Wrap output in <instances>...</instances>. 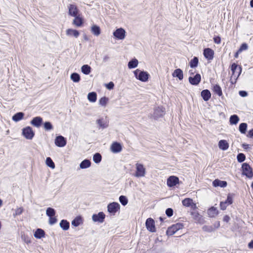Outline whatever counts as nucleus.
<instances>
[{"label":"nucleus","instance_id":"obj_1","mask_svg":"<svg viewBox=\"0 0 253 253\" xmlns=\"http://www.w3.org/2000/svg\"><path fill=\"white\" fill-rule=\"evenodd\" d=\"M134 74L137 79L143 82L147 81L149 76L147 72L140 71L139 69L134 71Z\"/></svg>","mask_w":253,"mask_h":253},{"label":"nucleus","instance_id":"obj_2","mask_svg":"<svg viewBox=\"0 0 253 253\" xmlns=\"http://www.w3.org/2000/svg\"><path fill=\"white\" fill-rule=\"evenodd\" d=\"M135 168L136 172L134 174V176L136 177L145 176L146 174V169L142 164L137 163L135 164Z\"/></svg>","mask_w":253,"mask_h":253},{"label":"nucleus","instance_id":"obj_3","mask_svg":"<svg viewBox=\"0 0 253 253\" xmlns=\"http://www.w3.org/2000/svg\"><path fill=\"white\" fill-rule=\"evenodd\" d=\"M183 225L182 223H177L169 227L167 231V234L168 236H171L175 234L179 230L182 229Z\"/></svg>","mask_w":253,"mask_h":253},{"label":"nucleus","instance_id":"obj_4","mask_svg":"<svg viewBox=\"0 0 253 253\" xmlns=\"http://www.w3.org/2000/svg\"><path fill=\"white\" fill-rule=\"evenodd\" d=\"M22 134L27 139L31 140L34 137L35 133L32 127L27 126L22 129Z\"/></svg>","mask_w":253,"mask_h":253},{"label":"nucleus","instance_id":"obj_5","mask_svg":"<svg viewBox=\"0 0 253 253\" xmlns=\"http://www.w3.org/2000/svg\"><path fill=\"white\" fill-rule=\"evenodd\" d=\"M165 114V109L163 107H157L154 109V112L152 117L155 120L163 117Z\"/></svg>","mask_w":253,"mask_h":253},{"label":"nucleus","instance_id":"obj_6","mask_svg":"<svg viewBox=\"0 0 253 253\" xmlns=\"http://www.w3.org/2000/svg\"><path fill=\"white\" fill-rule=\"evenodd\" d=\"M243 174L248 178H252L253 176V172L252 168L247 163H244L242 165Z\"/></svg>","mask_w":253,"mask_h":253},{"label":"nucleus","instance_id":"obj_7","mask_svg":"<svg viewBox=\"0 0 253 253\" xmlns=\"http://www.w3.org/2000/svg\"><path fill=\"white\" fill-rule=\"evenodd\" d=\"M231 70L232 72V77L237 79L241 73V67H238L236 63H233L231 66Z\"/></svg>","mask_w":253,"mask_h":253},{"label":"nucleus","instance_id":"obj_8","mask_svg":"<svg viewBox=\"0 0 253 253\" xmlns=\"http://www.w3.org/2000/svg\"><path fill=\"white\" fill-rule=\"evenodd\" d=\"M126 31L122 28H120L113 32V36L118 40H123L126 37Z\"/></svg>","mask_w":253,"mask_h":253},{"label":"nucleus","instance_id":"obj_9","mask_svg":"<svg viewBox=\"0 0 253 253\" xmlns=\"http://www.w3.org/2000/svg\"><path fill=\"white\" fill-rule=\"evenodd\" d=\"M120 209L119 204L116 202H113L108 204L107 210L109 212L114 215L116 212Z\"/></svg>","mask_w":253,"mask_h":253},{"label":"nucleus","instance_id":"obj_10","mask_svg":"<svg viewBox=\"0 0 253 253\" xmlns=\"http://www.w3.org/2000/svg\"><path fill=\"white\" fill-rule=\"evenodd\" d=\"M193 219L195 222L200 224H203L206 222L204 218L197 211H192L191 213Z\"/></svg>","mask_w":253,"mask_h":253},{"label":"nucleus","instance_id":"obj_11","mask_svg":"<svg viewBox=\"0 0 253 253\" xmlns=\"http://www.w3.org/2000/svg\"><path fill=\"white\" fill-rule=\"evenodd\" d=\"M105 215L103 212H99L98 214H94L92 216V219L94 222L103 223L104 221Z\"/></svg>","mask_w":253,"mask_h":253},{"label":"nucleus","instance_id":"obj_12","mask_svg":"<svg viewBox=\"0 0 253 253\" xmlns=\"http://www.w3.org/2000/svg\"><path fill=\"white\" fill-rule=\"evenodd\" d=\"M146 226L147 229L150 232H154L156 231V228L155 226L154 220L151 218H149L146 220Z\"/></svg>","mask_w":253,"mask_h":253},{"label":"nucleus","instance_id":"obj_13","mask_svg":"<svg viewBox=\"0 0 253 253\" xmlns=\"http://www.w3.org/2000/svg\"><path fill=\"white\" fill-rule=\"evenodd\" d=\"M96 124L98 125L99 128L104 129L109 126L108 121L106 118H101L97 120Z\"/></svg>","mask_w":253,"mask_h":253},{"label":"nucleus","instance_id":"obj_14","mask_svg":"<svg viewBox=\"0 0 253 253\" xmlns=\"http://www.w3.org/2000/svg\"><path fill=\"white\" fill-rule=\"evenodd\" d=\"M179 183V178L175 176H170L167 179V185L169 187L175 186Z\"/></svg>","mask_w":253,"mask_h":253},{"label":"nucleus","instance_id":"obj_15","mask_svg":"<svg viewBox=\"0 0 253 253\" xmlns=\"http://www.w3.org/2000/svg\"><path fill=\"white\" fill-rule=\"evenodd\" d=\"M55 144L58 147H64L66 144V140L63 136L61 135L58 136L55 139Z\"/></svg>","mask_w":253,"mask_h":253},{"label":"nucleus","instance_id":"obj_16","mask_svg":"<svg viewBox=\"0 0 253 253\" xmlns=\"http://www.w3.org/2000/svg\"><path fill=\"white\" fill-rule=\"evenodd\" d=\"M189 82L192 85H198L201 82V77L199 74H197L194 77H189Z\"/></svg>","mask_w":253,"mask_h":253},{"label":"nucleus","instance_id":"obj_17","mask_svg":"<svg viewBox=\"0 0 253 253\" xmlns=\"http://www.w3.org/2000/svg\"><path fill=\"white\" fill-rule=\"evenodd\" d=\"M69 14L73 17L78 15L79 10L77 7L74 4H70L68 6Z\"/></svg>","mask_w":253,"mask_h":253},{"label":"nucleus","instance_id":"obj_18","mask_svg":"<svg viewBox=\"0 0 253 253\" xmlns=\"http://www.w3.org/2000/svg\"><path fill=\"white\" fill-rule=\"evenodd\" d=\"M203 54L206 59L211 60L213 58L214 51L211 49L207 48L204 50Z\"/></svg>","mask_w":253,"mask_h":253},{"label":"nucleus","instance_id":"obj_19","mask_svg":"<svg viewBox=\"0 0 253 253\" xmlns=\"http://www.w3.org/2000/svg\"><path fill=\"white\" fill-rule=\"evenodd\" d=\"M122 150V147L120 143L115 142L112 143L111 146V150L114 153H117L121 152Z\"/></svg>","mask_w":253,"mask_h":253},{"label":"nucleus","instance_id":"obj_20","mask_svg":"<svg viewBox=\"0 0 253 253\" xmlns=\"http://www.w3.org/2000/svg\"><path fill=\"white\" fill-rule=\"evenodd\" d=\"M42 123V119L41 117H36L31 121V124L37 127L41 126Z\"/></svg>","mask_w":253,"mask_h":253},{"label":"nucleus","instance_id":"obj_21","mask_svg":"<svg viewBox=\"0 0 253 253\" xmlns=\"http://www.w3.org/2000/svg\"><path fill=\"white\" fill-rule=\"evenodd\" d=\"M232 199L230 196H227V198L225 202H221L220 204V209L222 210H225L227 206L232 203Z\"/></svg>","mask_w":253,"mask_h":253},{"label":"nucleus","instance_id":"obj_22","mask_svg":"<svg viewBox=\"0 0 253 253\" xmlns=\"http://www.w3.org/2000/svg\"><path fill=\"white\" fill-rule=\"evenodd\" d=\"M66 34L68 36L74 37L76 38H77L80 35V33L78 30L73 29H68L66 31Z\"/></svg>","mask_w":253,"mask_h":253},{"label":"nucleus","instance_id":"obj_23","mask_svg":"<svg viewBox=\"0 0 253 253\" xmlns=\"http://www.w3.org/2000/svg\"><path fill=\"white\" fill-rule=\"evenodd\" d=\"M212 184L214 187L220 186L221 187L224 188L227 186V183L225 181H221L216 179L212 182Z\"/></svg>","mask_w":253,"mask_h":253},{"label":"nucleus","instance_id":"obj_24","mask_svg":"<svg viewBox=\"0 0 253 253\" xmlns=\"http://www.w3.org/2000/svg\"><path fill=\"white\" fill-rule=\"evenodd\" d=\"M218 147L220 149L225 151L229 148V144L225 140H221L218 142Z\"/></svg>","mask_w":253,"mask_h":253},{"label":"nucleus","instance_id":"obj_25","mask_svg":"<svg viewBox=\"0 0 253 253\" xmlns=\"http://www.w3.org/2000/svg\"><path fill=\"white\" fill-rule=\"evenodd\" d=\"M182 204L183 206L188 207H191L194 208L196 207V205L193 203V200L190 198H186L182 201Z\"/></svg>","mask_w":253,"mask_h":253},{"label":"nucleus","instance_id":"obj_26","mask_svg":"<svg viewBox=\"0 0 253 253\" xmlns=\"http://www.w3.org/2000/svg\"><path fill=\"white\" fill-rule=\"evenodd\" d=\"M172 76L178 78L179 80H182L183 78V71L180 69H177L174 71Z\"/></svg>","mask_w":253,"mask_h":253},{"label":"nucleus","instance_id":"obj_27","mask_svg":"<svg viewBox=\"0 0 253 253\" xmlns=\"http://www.w3.org/2000/svg\"><path fill=\"white\" fill-rule=\"evenodd\" d=\"M218 213V211L216 208L214 207L209 209L208 211V214L210 217H214Z\"/></svg>","mask_w":253,"mask_h":253},{"label":"nucleus","instance_id":"obj_28","mask_svg":"<svg viewBox=\"0 0 253 253\" xmlns=\"http://www.w3.org/2000/svg\"><path fill=\"white\" fill-rule=\"evenodd\" d=\"M201 96L205 101H208L211 98V94L209 90L205 89L201 92Z\"/></svg>","mask_w":253,"mask_h":253},{"label":"nucleus","instance_id":"obj_29","mask_svg":"<svg viewBox=\"0 0 253 253\" xmlns=\"http://www.w3.org/2000/svg\"><path fill=\"white\" fill-rule=\"evenodd\" d=\"M74 17L75 19L73 21V24L77 27H81L83 23V19L79 15Z\"/></svg>","mask_w":253,"mask_h":253},{"label":"nucleus","instance_id":"obj_30","mask_svg":"<svg viewBox=\"0 0 253 253\" xmlns=\"http://www.w3.org/2000/svg\"><path fill=\"white\" fill-rule=\"evenodd\" d=\"M45 236V232L44 231L40 228H38L37 229V230L35 231L34 233V236L35 238L37 239H41L42 237H44Z\"/></svg>","mask_w":253,"mask_h":253},{"label":"nucleus","instance_id":"obj_31","mask_svg":"<svg viewBox=\"0 0 253 253\" xmlns=\"http://www.w3.org/2000/svg\"><path fill=\"white\" fill-rule=\"evenodd\" d=\"M91 32L95 36H98L101 33L99 27L95 25L91 27Z\"/></svg>","mask_w":253,"mask_h":253},{"label":"nucleus","instance_id":"obj_32","mask_svg":"<svg viewBox=\"0 0 253 253\" xmlns=\"http://www.w3.org/2000/svg\"><path fill=\"white\" fill-rule=\"evenodd\" d=\"M60 227L64 230H67L70 227V223L66 220L63 219L60 223Z\"/></svg>","mask_w":253,"mask_h":253},{"label":"nucleus","instance_id":"obj_33","mask_svg":"<svg viewBox=\"0 0 253 253\" xmlns=\"http://www.w3.org/2000/svg\"><path fill=\"white\" fill-rule=\"evenodd\" d=\"M24 116V114L22 112L17 113L14 116H13L12 120L14 122H18L23 118Z\"/></svg>","mask_w":253,"mask_h":253},{"label":"nucleus","instance_id":"obj_34","mask_svg":"<svg viewBox=\"0 0 253 253\" xmlns=\"http://www.w3.org/2000/svg\"><path fill=\"white\" fill-rule=\"evenodd\" d=\"M90 165V161L89 160L85 159L81 162L80 167L81 169H84L89 168Z\"/></svg>","mask_w":253,"mask_h":253},{"label":"nucleus","instance_id":"obj_35","mask_svg":"<svg viewBox=\"0 0 253 253\" xmlns=\"http://www.w3.org/2000/svg\"><path fill=\"white\" fill-rule=\"evenodd\" d=\"M138 60L134 58L130 60L128 63V67L129 69H132L136 67L138 65Z\"/></svg>","mask_w":253,"mask_h":253},{"label":"nucleus","instance_id":"obj_36","mask_svg":"<svg viewBox=\"0 0 253 253\" xmlns=\"http://www.w3.org/2000/svg\"><path fill=\"white\" fill-rule=\"evenodd\" d=\"M87 98L90 102H94L97 99V94L94 92H91L88 94Z\"/></svg>","mask_w":253,"mask_h":253},{"label":"nucleus","instance_id":"obj_37","mask_svg":"<svg viewBox=\"0 0 253 253\" xmlns=\"http://www.w3.org/2000/svg\"><path fill=\"white\" fill-rule=\"evenodd\" d=\"M82 72L85 75H88L91 72V68L88 65H84L81 68Z\"/></svg>","mask_w":253,"mask_h":253},{"label":"nucleus","instance_id":"obj_38","mask_svg":"<svg viewBox=\"0 0 253 253\" xmlns=\"http://www.w3.org/2000/svg\"><path fill=\"white\" fill-rule=\"evenodd\" d=\"M71 79L75 83H78L81 80L80 76L77 73H72L70 76Z\"/></svg>","mask_w":253,"mask_h":253},{"label":"nucleus","instance_id":"obj_39","mask_svg":"<svg viewBox=\"0 0 253 253\" xmlns=\"http://www.w3.org/2000/svg\"><path fill=\"white\" fill-rule=\"evenodd\" d=\"M239 121L238 116L236 115H232L230 118V123L231 125H236Z\"/></svg>","mask_w":253,"mask_h":253},{"label":"nucleus","instance_id":"obj_40","mask_svg":"<svg viewBox=\"0 0 253 253\" xmlns=\"http://www.w3.org/2000/svg\"><path fill=\"white\" fill-rule=\"evenodd\" d=\"M213 90L214 93L217 94L218 96H220L222 95L221 88L219 85H214L213 86Z\"/></svg>","mask_w":253,"mask_h":253},{"label":"nucleus","instance_id":"obj_41","mask_svg":"<svg viewBox=\"0 0 253 253\" xmlns=\"http://www.w3.org/2000/svg\"><path fill=\"white\" fill-rule=\"evenodd\" d=\"M198 58L197 57H194L193 59L191 60L189 64L191 68H195L198 66Z\"/></svg>","mask_w":253,"mask_h":253},{"label":"nucleus","instance_id":"obj_42","mask_svg":"<svg viewBox=\"0 0 253 253\" xmlns=\"http://www.w3.org/2000/svg\"><path fill=\"white\" fill-rule=\"evenodd\" d=\"M247 128V124L246 123H241L239 126V130L242 133H245Z\"/></svg>","mask_w":253,"mask_h":253},{"label":"nucleus","instance_id":"obj_43","mask_svg":"<svg viewBox=\"0 0 253 253\" xmlns=\"http://www.w3.org/2000/svg\"><path fill=\"white\" fill-rule=\"evenodd\" d=\"M102 159L101 155L99 153H95L93 157V160L95 163H99L101 162Z\"/></svg>","mask_w":253,"mask_h":253},{"label":"nucleus","instance_id":"obj_44","mask_svg":"<svg viewBox=\"0 0 253 253\" xmlns=\"http://www.w3.org/2000/svg\"><path fill=\"white\" fill-rule=\"evenodd\" d=\"M46 213L49 217L54 216L55 214V211L51 208H48L46 209Z\"/></svg>","mask_w":253,"mask_h":253},{"label":"nucleus","instance_id":"obj_45","mask_svg":"<svg viewBox=\"0 0 253 253\" xmlns=\"http://www.w3.org/2000/svg\"><path fill=\"white\" fill-rule=\"evenodd\" d=\"M21 239L27 244H29L31 243L30 238L28 235L24 234H21Z\"/></svg>","mask_w":253,"mask_h":253},{"label":"nucleus","instance_id":"obj_46","mask_svg":"<svg viewBox=\"0 0 253 253\" xmlns=\"http://www.w3.org/2000/svg\"><path fill=\"white\" fill-rule=\"evenodd\" d=\"M46 164L48 167L52 169H54L55 168L54 163L50 157H47L46 159Z\"/></svg>","mask_w":253,"mask_h":253},{"label":"nucleus","instance_id":"obj_47","mask_svg":"<svg viewBox=\"0 0 253 253\" xmlns=\"http://www.w3.org/2000/svg\"><path fill=\"white\" fill-rule=\"evenodd\" d=\"M119 201L123 206H126L128 203V200L126 197L123 195L119 197Z\"/></svg>","mask_w":253,"mask_h":253},{"label":"nucleus","instance_id":"obj_48","mask_svg":"<svg viewBox=\"0 0 253 253\" xmlns=\"http://www.w3.org/2000/svg\"><path fill=\"white\" fill-rule=\"evenodd\" d=\"M108 101V98L106 97H102L100 99L99 104L102 106H105Z\"/></svg>","mask_w":253,"mask_h":253},{"label":"nucleus","instance_id":"obj_49","mask_svg":"<svg viewBox=\"0 0 253 253\" xmlns=\"http://www.w3.org/2000/svg\"><path fill=\"white\" fill-rule=\"evenodd\" d=\"M202 229L206 232H211L214 231V229L212 226L204 225L202 227Z\"/></svg>","mask_w":253,"mask_h":253},{"label":"nucleus","instance_id":"obj_50","mask_svg":"<svg viewBox=\"0 0 253 253\" xmlns=\"http://www.w3.org/2000/svg\"><path fill=\"white\" fill-rule=\"evenodd\" d=\"M43 125L44 129L46 130H50L53 129V126L49 122H45Z\"/></svg>","mask_w":253,"mask_h":253},{"label":"nucleus","instance_id":"obj_51","mask_svg":"<svg viewBox=\"0 0 253 253\" xmlns=\"http://www.w3.org/2000/svg\"><path fill=\"white\" fill-rule=\"evenodd\" d=\"M237 160L239 162L242 163L245 160L246 156L243 153H239L237 157Z\"/></svg>","mask_w":253,"mask_h":253},{"label":"nucleus","instance_id":"obj_52","mask_svg":"<svg viewBox=\"0 0 253 253\" xmlns=\"http://www.w3.org/2000/svg\"><path fill=\"white\" fill-rule=\"evenodd\" d=\"M81 219L79 217H76L72 221V224L74 226H78L81 223Z\"/></svg>","mask_w":253,"mask_h":253},{"label":"nucleus","instance_id":"obj_53","mask_svg":"<svg viewBox=\"0 0 253 253\" xmlns=\"http://www.w3.org/2000/svg\"><path fill=\"white\" fill-rule=\"evenodd\" d=\"M23 211V209L22 208H18L15 210V213H13V216L15 217L17 215H19L22 214Z\"/></svg>","mask_w":253,"mask_h":253},{"label":"nucleus","instance_id":"obj_54","mask_svg":"<svg viewBox=\"0 0 253 253\" xmlns=\"http://www.w3.org/2000/svg\"><path fill=\"white\" fill-rule=\"evenodd\" d=\"M248 44L246 43H244L242 44L240 48L239 49V52H242L244 50H246L248 49Z\"/></svg>","mask_w":253,"mask_h":253},{"label":"nucleus","instance_id":"obj_55","mask_svg":"<svg viewBox=\"0 0 253 253\" xmlns=\"http://www.w3.org/2000/svg\"><path fill=\"white\" fill-rule=\"evenodd\" d=\"M166 213L168 217H171L173 215V210L171 208H168L166 211Z\"/></svg>","mask_w":253,"mask_h":253},{"label":"nucleus","instance_id":"obj_56","mask_svg":"<svg viewBox=\"0 0 253 253\" xmlns=\"http://www.w3.org/2000/svg\"><path fill=\"white\" fill-rule=\"evenodd\" d=\"M57 222V219L53 216L49 217V223L51 225L55 224Z\"/></svg>","mask_w":253,"mask_h":253},{"label":"nucleus","instance_id":"obj_57","mask_svg":"<svg viewBox=\"0 0 253 253\" xmlns=\"http://www.w3.org/2000/svg\"><path fill=\"white\" fill-rule=\"evenodd\" d=\"M106 86L108 89L110 90L113 88L114 86V84L113 82H111L108 84H106Z\"/></svg>","mask_w":253,"mask_h":253},{"label":"nucleus","instance_id":"obj_58","mask_svg":"<svg viewBox=\"0 0 253 253\" xmlns=\"http://www.w3.org/2000/svg\"><path fill=\"white\" fill-rule=\"evenodd\" d=\"M213 40L215 43L219 44L221 42V39L219 37H216L213 38Z\"/></svg>","mask_w":253,"mask_h":253},{"label":"nucleus","instance_id":"obj_59","mask_svg":"<svg viewBox=\"0 0 253 253\" xmlns=\"http://www.w3.org/2000/svg\"><path fill=\"white\" fill-rule=\"evenodd\" d=\"M239 94L242 97H246L248 95V93L246 91L242 90L239 91Z\"/></svg>","mask_w":253,"mask_h":253},{"label":"nucleus","instance_id":"obj_60","mask_svg":"<svg viewBox=\"0 0 253 253\" xmlns=\"http://www.w3.org/2000/svg\"><path fill=\"white\" fill-rule=\"evenodd\" d=\"M247 137H253V129L250 130L248 134H247Z\"/></svg>","mask_w":253,"mask_h":253},{"label":"nucleus","instance_id":"obj_61","mask_svg":"<svg viewBox=\"0 0 253 253\" xmlns=\"http://www.w3.org/2000/svg\"><path fill=\"white\" fill-rule=\"evenodd\" d=\"M230 217L227 215H225L223 217V221L226 222H228L230 220Z\"/></svg>","mask_w":253,"mask_h":253},{"label":"nucleus","instance_id":"obj_62","mask_svg":"<svg viewBox=\"0 0 253 253\" xmlns=\"http://www.w3.org/2000/svg\"><path fill=\"white\" fill-rule=\"evenodd\" d=\"M248 247L250 249H253V240H252L248 244Z\"/></svg>","mask_w":253,"mask_h":253},{"label":"nucleus","instance_id":"obj_63","mask_svg":"<svg viewBox=\"0 0 253 253\" xmlns=\"http://www.w3.org/2000/svg\"><path fill=\"white\" fill-rule=\"evenodd\" d=\"M249 145L248 144H242V147L245 149H247L248 148H249Z\"/></svg>","mask_w":253,"mask_h":253},{"label":"nucleus","instance_id":"obj_64","mask_svg":"<svg viewBox=\"0 0 253 253\" xmlns=\"http://www.w3.org/2000/svg\"><path fill=\"white\" fill-rule=\"evenodd\" d=\"M241 52H239V50L237 51V52L235 54V58H237L238 57V55L240 53H241Z\"/></svg>","mask_w":253,"mask_h":253}]
</instances>
